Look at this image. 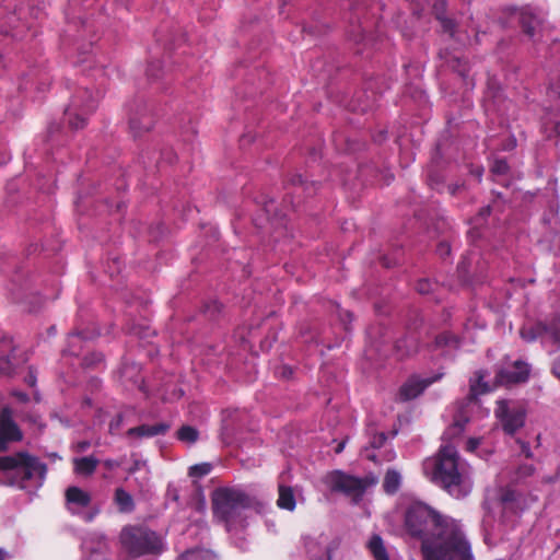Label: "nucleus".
Returning a JSON list of instances; mask_svg holds the SVG:
<instances>
[{
  "mask_svg": "<svg viewBox=\"0 0 560 560\" xmlns=\"http://www.w3.org/2000/svg\"><path fill=\"white\" fill-rule=\"evenodd\" d=\"M122 422V417L120 415H118L115 419H113L109 423V430L112 433L116 432L120 424Z\"/></svg>",
  "mask_w": 560,
  "mask_h": 560,
  "instance_id": "c03bdc74",
  "label": "nucleus"
},
{
  "mask_svg": "<svg viewBox=\"0 0 560 560\" xmlns=\"http://www.w3.org/2000/svg\"><path fill=\"white\" fill-rule=\"evenodd\" d=\"M153 126L151 109L142 101H136L129 108V127L135 137L149 131Z\"/></svg>",
  "mask_w": 560,
  "mask_h": 560,
  "instance_id": "1a4fd4ad",
  "label": "nucleus"
},
{
  "mask_svg": "<svg viewBox=\"0 0 560 560\" xmlns=\"http://www.w3.org/2000/svg\"><path fill=\"white\" fill-rule=\"evenodd\" d=\"M509 171V165L505 160L498 159L491 166V172L495 175H504Z\"/></svg>",
  "mask_w": 560,
  "mask_h": 560,
  "instance_id": "473e14b6",
  "label": "nucleus"
},
{
  "mask_svg": "<svg viewBox=\"0 0 560 560\" xmlns=\"http://www.w3.org/2000/svg\"><path fill=\"white\" fill-rule=\"evenodd\" d=\"M281 374L284 377H289L292 374V370L290 368H288V366H282L281 368Z\"/></svg>",
  "mask_w": 560,
  "mask_h": 560,
  "instance_id": "3c124183",
  "label": "nucleus"
},
{
  "mask_svg": "<svg viewBox=\"0 0 560 560\" xmlns=\"http://www.w3.org/2000/svg\"><path fill=\"white\" fill-rule=\"evenodd\" d=\"M343 447H345V443L342 442V443H340V444L337 446L336 452H337V453L342 452Z\"/></svg>",
  "mask_w": 560,
  "mask_h": 560,
  "instance_id": "6e6d98bb",
  "label": "nucleus"
},
{
  "mask_svg": "<svg viewBox=\"0 0 560 560\" xmlns=\"http://www.w3.org/2000/svg\"><path fill=\"white\" fill-rule=\"evenodd\" d=\"M442 23L443 31L448 33L452 37L455 35V24L452 20L446 18H439Z\"/></svg>",
  "mask_w": 560,
  "mask_h": 560,
  "instance_id": "c9c22d12",
  "label": "nucleus"
},
{
  "mask_svg": "<svg viewBox=\"0 0 560 560\" xmlns=\"http://www.w3.org/2000/svg\"><path fill=\"white\" fill-rule=\"evenodd\" d=\"M481 175H482V172H481V171H478V172H477V174H476V176H477V178H478L479 180H480V178H481Z\"/></svg>",
  "mask_w": 560,
  "mask_h": 560,
  "instance_id": "680f3d73",
  "label": "nucleus"
},
{
  "mask_svg": "<svg viewBox=\"0 0 560 560\" xmlns=\"http://www.w3.org/2000/svg\"><path fill=\"white\" fill-rule=\"evenodd\" d=\"M448 62L451 63V67L463 78L467 77V61L463 60L460 57L454 56Z\"/></svg>",
  "mask_w": 560,
  "mask_h": 560,
  "instance_id": "2f4dec72",
  "label": "nucleus"
},
{
  "mask_svg": "<svg viewBox=\"0 0 560 560\" xmlns=\"http://www.w3.org/2000/svg\"><path fill=\"white\" fill-rule=\"evenodd\" d=\"M23 434L13 420L12 410L4 407L0 412V448L5 450L7 442L21 441Z\"/></svg>",
  "mask_w": 560,
  "mask_h": 560,
  "instance_id": "ddd939ff",
  "label": "nucleus"
},
{
  "mask_svg": "<svg viewBox=\"0 0 560 560\" xmlns=\"http://www.w3.org/2000/svg\"><path fill=\"white\" fill-rule=\"evenodd\" d=\"M443 376L442 373L434 374L430 377H421L419 375L410 376L399 389V398L402 401H408L420 396L427 387L434 382H438Z\"/></svg>",
  "mask_w": 560,
  "mask_h": 560,
  "instance_id": "f8f14e48",
  "label": "nucleus"
},
{
  "mask_svg": "<svg viewBox=\"0 0 560 560\" xmlns=\"http://www.w3.org/2000/svg\"><path fill=\"white\" fill-rule=\"evenodd\" d=\"M115 501L121 512H130L133 509L132 497L122 488L116 489Z\"/></svg>",
  "mask_w": 560,
  "mask_h": 560,
  "instance_id": "393cba45",
  "label": "nucleus"
},
{
  "mask_svg": "<svg viewBox=\"0 0 560 560\" xmlns=\"http://www.w3.org/2000/svg\"><path fill=\"white\" fill-rule=\"evenodd\" d=\"M521 26L525 34L534 38L538 27L541 25V18L534 14L530 8H522L516 10Z\"/></svg>",
  "mask_w": 560,
  "mask_h": 560,
  "instance_id": "6ab92c4d",
  "label": "nucleus"
},
{
  "mask_svg": "<svg viewBox=\"0 0 560 560\" xmlns=\"http://www.w3.org/2000/svg\"><path fill=\"white\" fill-rule=\"evenodd\" d=\"M423 472L453 498L462 499L471 492V467L451 444L442 445L435 457L424 460Z\"/></svg>",
  "mask_w": 560,
  "mask_h": 560,
  "instance_id": "f03ea898",
  "label": "nucleus"
},
{
  "mask_svg": "<svg viewBox=\"0 0 560 560\" xmlns=\"http://www.w3.org/2000/svg\"><path fill=\"white\" fill-rule=\"evenodd\" d=\"M432 347L434 349H440L443 347L456 348V347H458V339L450 332H443V334L435 336Z\"/></svg>",
  "mask_w": 560,
  "mask_h": 560,
  "instance_id": "bb28decb",
  "label": "nucleus"
},
{
  "mask_svg": "<svg viewBox=\"0 0 560 560\" xmlns=\"http://www.w3.org/2000/svg\"><path fill=\"white\" fill-rule=\"evenodd\" d=\"M122 550L130 558L156 555L163 550V539L145 526H125L119 535Z\"/></svg>",
  "mask_w": 560,
  "mask_h": 560,
  "instance_id": "39448f33",
  "label": "nucleus"
},
{
  "mask_svg": "<svg viewBox=\"0 0 560 560\" xmlns=\"http://www.w3.org/2000/svg\"><path fill=\"white\" fill-rule=\"evenodd\" d=\"M416 289L421 294H428L432 290V283L427 279H422L418 281Z\"/></svg>",
  "mask_w": 560,
  "mask_h": 560,
  "instance_id": "e433bc0d",
  "label": "nucleus"
},
{
  "mask_svg": "<svg viewBox=\"0 0 560 560\" xmlns=\"http://www.w3.org/2000/svg\"><path fill=\"white\" fill-rule=\"evenodd\" d=\"M105 465H106L107 467H113V466H114V463H113L112 460H106V462H105Z\"/></svg>",
  "mask_w": 560,
  "mask_h": 560,
  "instance_id": "bf43d9fd",
  "label": "nucleus"
},
{
  "mask_svg": "<svg viewBox=\"0 0 560 560\" xmlns=\"http://www.w3.org/2000/svg\"><path fill=\"white\" fill-rule=\"evenodd\" d=\"M98 97L84 89L77 92L65 112L67 121L72 129H81L86 125L88 117L96 109Z\"/></svg>",
  "mask_w": 560,
  "mask_h": 560,
  "instance_id": "423d86ee",
  "label": "nucleus"
},
{
  "mask_svg": "<svg viewBox=\"0 0 560 560\" xmlns=\"http://www.w3.org/2000/svg\"><path fill=\"white\" fill-rule=\"evenodd\" d=\"M458 268H459V270H462V271H466V262H465V261L460 262V265L458 266Z\"/></svg>",
  "mask_w": 560,
  "mask_h": 560,
  "instance_id": "4d7b16f0",
  "label": "nucleus"
},
{
  "mask_svg": "<svg viewBox=\"0 0 560 560\" xmlns=\"http://www.w3.org/2000/svg\"><path fill=\"white\" fill-rule=\"evenodd\" d=\"M480 445V439L477 438H470L466 443V451L467 452H475L478 446Z\"/></svg>",
  "mask_w": 560,
  "mask_h": 560,
  "instance_id": "a19ab883",
  "label": "nucleus"
},
{
  "mask_svg": "<svg viewBox=\"0 0 560 560\" xmlns=\"http://www.w3.org/2000/svg\"><path fill=\"white\" fill-rule=\"evenodd\" d=\"M401 474L394 469H387L383 479V489L387 494H395L401 486Z\"/></svg>",
  "mask_w": 560,
  "mask_h": 560,
  "instance_id": "4be33fe9",
  "label": "nucleus"
},
{
  "mask_svg": "<svg viewBox=\"0 0 560 560\" xmlns=\"http://www.w3.org/2000/svg\"><path fill=\"white\" fill-rule=\"evenodd\" d=\"M552 372L558 378H560V357L553 362Z\"/></svg>",
  "mask_w": 560,
  "mask_h": 560,
  "instance_id": "de8ad7c7",
  "label": "nucleus"
},
{
  "mask_svg": "<svg viewBox=\"0 0 560 560\" xmlns=\"http://www.w3.org/2000/svg\"><path fill=\"white\" fill-rule=\"evenodd\" d=\"M292 185L294 186H303L305 184V180L301 174H296L291 179Z\"/></svg>",
  "mask_w": 560,
  "mask_h": 560,
  "instance_id": "49530a36",
  "label": "nucleus"
},
{
  "mask_svg": "<svg viewBox=\"0 0 560 560\" xmlns=\"http://www.w3.org/2000/svg\"><path fill=\"white\" fill-rule=\"evenodd\" d=\"M494 413L503 431L509 435H513L525 424L526 409L520 401L509 399L498 400Z\"/></svg>",
  "mask_w": 560,
  "mask_h": 560,
  "instance_id": "0eeeda50",
  "label": "nucleus"
},
{
  "mask_svg": "<svg viewBox=\"0 0 560 560\" xmlns=\"http://www.w3.org/2000/svg\"><path fill=\"white\" fill-rule=\"evenodd\" d=\"M155 69H160V62H152L147 70V73L150 78H158V74L155 73Z\"/></svg>",
  "mask_w": 560,
  "mask_h": 560,
  "instance_id": "a18cd8bd",
  "label": "nucleus"
},
{
  "mask_svg": "<svg viewBox=\"0 0 560 560\" xmlns=\"http://www.w3.org/2000/svg\"><path fill=\"white\" fill-rule=\"evenodd\" d=\"M468 420L469 419H468L466 412L464 410H460L454 417L453 424L444 432V436L448 439V438H451L453 435L460 434L464 431L465 425L468 422Z\"/></svg>",
  "mask_w": 560,
  "mask_h": 560,
  "instance_id": "b1692460",
  "label": "nucleus"
},
{
  "mask_svg": "<svg viewBox=\"0 0 560 560\" xmlns=\"http://www.w3.org/2000/svg\"><path fill=\"white\" fill-rule=\"evenodd\" d=\"M180 560H217V557L207 549H191L182 555Z\"/></svg>",
  "mask_w": 560,
  "mask_h": 560,
  "instance_id": "a878e982",
  "label": "nucleus"
},
{
  "mask_svg": "<svg viewBox=\"0 0 560 560\" xmlns=\"http://www.w3.org/2000/svg\"><path fill=\"white\" fill-rule=\"evenodd\" d=\"M82 549L88 553V558L102 559L107 558L108 545L106 537L101 533H90L82 541Z\"/></svg>",
  "mask_w": 560,
  "mask_h": 560,
  "instance_id": "2eb2a0df",
  "label": "nucleus"
},
{
  "mask_svg": "<svg viewBox=\"0 0 560 560\" xmlns=\"http://www.w3.org/2000/svg\"><path fill=\"white\" fill-rule=\"evenodd\" d=\"M548 94L551 98L560 97V82L552 83Z\"/></svg>",
  "mask_w": 560,
  "mask_h": 560,
  "instance_id": "79ce46f5",
  "label": "nucleus"
},
{
  "mask_svg": "<svg viewBox=\"0 0 560 560\" xmlns=\"http://www.w3.org/2000/svg\"><path fill=\"white\" fill-rule=\"evenodd\" d=\"M327 485L335 492H342L355 501L360 500L366 490V482L341 471H334L327 476Z\"/></svg>",
  "mask_w": 560,
  "mask_h": 560,
  "instance_id": "6e6552de",
  "label": "nucleus"
},
{
  "mask_svg": "<svg viewBox=\"0 0 560 560\" xmlns=\"http://www.w3.org/2000/svg\"><path fill=\"white\" fill-rule=\"evenodd\" d=\"M198 431L190 425H184L177 431L178 440L185 443H195L198 440Z\"/></svg>",
  "mask_w": 560,
  "mask_h": 560,
  "instance_id": "cd10ccee",
  "label": "nucleus"
},
{
  "mask_svg": "<svg viewBox=\"0 0 560 560\" xmlns=\"http://www.w3.org/2000/svg\"><path fill=\"white\" fill-rule=\"evenodd\" d=\"M517 443L520 444L521 453H522L526 458H532V457H533V453H532V450H530L529 443L524 442V441H521V440H517Z\"/></svg>",
  "mask_w": 560,
  "mask_h": 560,
  "instance_id": "ea45409f",
  "label": "nucleus"
},
{
  "mask_svg": "<svg viewBox=\"0 0 560 560\" xmlns=\"http://www.w3.org/2000/svg\"><path fill=\"white\" fill-rule=\"evenodd\" d=\"M287 472H282L279 476L278 482V491L279 497L277 500V505L282 510L293 511L296 506L294 491L290 486L285 485L287 481Z\"/></svg>",
  "mask_w": 560,
  "mask_h": 560,
  "instance_id": "a211bd4d",
  "label": "nucleus"
},
{
  "mask_svg": "<svg viewBox=\"0 0 560 560\" xmlns=\"http://www.w3.org/2000/svg\"><path fill=\"white\" fill-rule=\"evenodd\" d=\"M521 335L527 341H533L535 339V335L532 332H527L526 330H522Z\"/></svg>",
  "mask_w": 560,
  "mask_h": 560,
  "instance_id": "8fccbe9b",
  "label": "nucleus"
},
{
  "mask_svg": "<svg viewBox=\"0 0 560 560\" xmlns=\"http://www.w3.org/2000/svg\"><path fill=\"white\" fill-rule=\"evenodd\" d=\"M73 465H74V471L78 475L89 476L95 471V469L98 465V459L93 456L74 458Z\"/></svg>",
  "mask_w": 560,
  "mask_h": 560,
  "instance_id": "5701e85b",
  "label": "nucleus"
},
{
  "mask_svg": "<svg viewBox=\"0 0 560 560\" xmlns=\"http://www.w3.org/2000/svg\"><path fill=\"white\" fill-rule=\"evenodd\" d=\"M487 520H483V540L488 546H492L494 544V540L491 537L490 532L487 529Z\"/></svg>",
  "mask_w": 560,
  "mask_h": 560,
  "instance_id": "37998d69",
  "label": "nucleus"
},
{
  "mask_svg": "<svg viewBox=\"0 0 560 560\" xmlns=\"http://www.w3.org/2000/svg\"><path fill=\"white\" fill-rule=\"evenodd\" d=\"M250 506L249 497L236 488H219L212 495L214 516L224 522L228 530L233 526H244V512Z\"/></svg>",
  "mask_w": 560,
  "mask_h": 560,
  "instance_id": "20e7f679",
  "label": "nucleus"
},
{
  "mask_svg": "<svg viewBox=\"0 0 560 560\" xmlns=\"http://www.w3.org/2000/svg\"><path fill=\"white\" fill-rule=\"evenodd\" d=\"M486 374L483 371H477L475 378L470 380L469 394L467 396V404H471L477 400L479 395L486 394L491 390L488 383L483 382Z\"/></svg>",
  "mask_w": 560,
  "mask_h": 560,
  "instance_id": "aec40b11",
  "label": "nucleus"
},
{
  "mask_svg": "<svg viewBox=\"0 0 560 560\" xmlns=\"http://www.w3.org/2000/svg\"><path fill=\"white\" fill-rule=\"evenodd\" d=\"M14 366L11 363V360L9 357L1 358L0 360V374H11Z\"/></svg>",
  "mask_w": 560,
  "mask_h": 560,
  "instance_id": "f704fd0d",
  "label": "nucleus"
},
{
  "mask_svg": "<svg viewBox=\"0 0 560 560\" xmlns=\"http://www.w3.org/2000/svg\"><path fill=\"white\" fill-rule=\"evenodd\" d=\"M530 369L527 363L516 360L511 366L501 369L497 373V380L502 385H511L526 382Z\"/></svg>",
  "mask_w": 560,
  "mask_h": 560,
  "instance_id": "4468645a",
  "label": "nucleus"
},
{
  "mask_svg": "<svg viewBox=\"0 0 560 560\" xmlns=\"http://www.w3.org/2000/svg\"><path fill=\"white\" fill-rule=\"evenodd\" d=\"M499 502L502 510V521L506 523L513 522L525 509L522 494L511 488L501 490Z\"/></svg>",
  "mask_w": 560,
  "mask_h": 560,
  "instance_id": "9b49d317",
  "label": "nucleus"
},
{
  "mask_svg": "<svg viewBox=\"0 0 560 560\" xmlns=\"http://www.w3.org/2000/svg\"><path fill=\"white\" fill-rule=\"evenodd\" d=\"M18 397H19L21 400H23V401L27 400V398H28V397H27V395H26V394H23V393L18 394Z\"/></svg>",
  "mask_w": 560,
  "mask_h": 560,
  "instance_id": "5fc2aeb1",
  "label": "nucleus"
},
{
  "mask_svg": "<svg viewBox=\"0 0 560 560\" xmlns=\"http://www.w3.org/2000/svg\"><path fill=\"white\" fill-rule=\"evenodd\" d=\"M83 332H73L69 336L67 352L71 355H79L77 347L80 346L82 340L88 339Z\"/></svg>",
  "mask_w": 560,
  "mask_h": 560,
  "instance_id": "c85d7f7f",
  "label": "nucleus"
},
{
  "mask_svg": "<svg viewBox=\"0 0 560 560\" xmlns=\"http://www.w3.org/2000/svg\"><path fill=\"white\" fill-rule=\"evenodd\" d=\"M534 471H535V468L533 465L525 464V465L520 466L517 474L520 477H528V476H532L534 474Z\"/></svg>",
  "mask_w": 560,
  "mask_h": 560,
  "instance_id": "4c0bfd02",
  "label": "nucleus"
},
{
  "mask_svg": "<svg viewBox=\"0 0 560 560\" xmlns=\"http://www.w3.org/2000/svg\"><path fill=\"white\" fill-rule=\"evenodd\" d=\"M404 526L421 542L423 560H476L463 525L422 502L407 508Z\"/></svg>",
  "mask_w": 560,
  "mask_h": 560,
  "instance_id": "f257e3e1",
  "label": "nucleus"
},
{
  "mask_svg": "<svg viewBox=\"0 0 560 560\" xmlns=\"http://www.w3.org/2000/svg\"><path fill=\"white\" fill-rule=\"evenodd\" d=\"M171 425L166 422H159L155 424H142L139 427L130 428L127 431V436L130 439H148L158 435H164Z\"/></svg>",
  "mask_w": 560,
  "mask_h": 560,
  "instance_id": "f3484780",
  "label": "nucleus"
},
{
  "mask_svg": "<svg viewBox=\"0 0 560 560\" xmlns=\"http://www.w3.org/2000/svg\"><path fill=\"white\" fill-rule=\"evenodd\" d=\"M422 337L420 331L409 330L402 338L395 342V354L397 359H404L415 354L419 349V339Z\"/></svg>",
  "mask_w": 560,
  "mask_h": 560,
  "instance_id": "dca6fc26",
  "label": "nucleus"
},
{
  "mask_svg": "<svg viewBox=\"0 0 560 560\" xmlns=\"http://www.w3.org/2000/svg\"><path fill=\"white\" fill-rule=\"evenodd\" d=\"M88 447H90V443L86 441L78 443V450L81 452L85 451Z\"/></svg>",
  "mask_w": 560,
  "mask_h": 560,
  "instance_id": "603ef678",
  "label": "nucleus"
},
{
  "mask_svg": "<svg viewBox=\"0 0 560 560\" xmlns=\"http://www.w3.org/2000/svg\"><path fill=\"white\" fill-rule=\"evenodd\" d=\"M384 441H385V435H384V434H381V435L378 436V445H381Z\"/></svg>",
  "mask_w": 560,
  "mask_h": 560,
  "instance_id": "13d9d810",
  "label": "nucleus"
},
{
  "mask_svg": "<svg viewBox=\"0 0 560 560\" xmlns=\"http://www.w3.org/2000/svg\"><path fill=\"white\" fill-rule=\"evenodd\" d=\"M490 212H491V208H490V206L483 207V208L479 211L478 215H477L476 218H474V219H472L474 228L469 231V235H470L471 237H475V235H476V236H479V234L477 233V231H476V230H477V229L479 228V225L481 224V221H482L486 217H488V215L490 214Z\"/></svg>",
  "mask_w": 560,
  "mask_h": 560,
  "instance_id": "c756f323",
  "label": "nucleus"
},
{
  "mask_svg": "<svg viewBox=\"0 0 560 560\" xmlns=\"http://www.w3.org/2000/svg\"><path fill=\"white\" fill-rule=\"evenodd\" d=\"M211 465L208 463L194 465L189 468V476L196 478L203 477L211 471Z\"/></svg>",
  "mask_w": 560,
  "mask_h": 560,
  "instance_id": "7c9ffc66",
  "label": "nucleus"
},
{
  "mask_svg": "<svg viewBox=\"0 0 560 560\" xmlns=\"http://www.w3.org/2000/svg\"><path fill=\"white\" fill-rule=\"evenodd\" d=\"M66 501L68 510L72 514L81 515L85 522H92L97 511L83 512L91 503V495L89 492L79 487L72 486L66 490Z\"/></svg>",
  "mask_w": 560,
  "mask_h": 560,
  "instance_id": "9d476101",
  "label": "nucleus"
},
{
  "mask_svg": "<svg viewBox=\"0 0 560 560\" xmlns=\"http://www.w3.org/2000/svg\"><path fill=\"white\" fill-rule=\"evenodd\" d=\"M8 558L9 553L3 548H0V560H7Z\"/></svg>",
  "mask_w": 560,
  "mask_h": 560,
  "instance_id": "864d4df0",
  "label": "nucleus"
},
{
  "mask_svg": "<svg viewBox=\"0 0 560 560\" xmlns=\"http://www.w3.org/2000/svg\"><path fill=\"white\" fill-rule=\"evenodd\" d=\"M26 383L30 386H34L36 384V376L34 375L32 370H30V373H28V375L26 377Z\"/></svg>",
  "mask_w": 560,
  "mask_h": 560,
  "instance_id": "09e8293b",
  "label": "nucleus"
},
{
  "mask_svg": "<svg viewBox=\"0 0 560 560\" xmlns=\"http://www.w3.org/2000/svg\"><path fill=\"white\" fill-rule=\"evenodd\" d=\"M229 425H230V424H229L228 420L225 419V420L223 421V428H224V429H229Z\"/></svg>",
  "mask_w": 560,
  "mask_h": 560,
  "instance_id": "052dcab7",
  "label": "nucleus"
},
{
  "mask_svg": "<svg viewBox=\"0 0 560 560\" xmlns=\"http://www.w3.org/2000/svg\"><path fill=\"white\" fill-rule=\"evenodd\" d=\"M88 560H107V558H102V559H92V557H91V558H88Z\"/></svg>",
  "mask_w": 560,
  "mask_h": 560,
  "instance_id": "0e129e2a",
  "label": "nucleus"
},
{
  "mask_svg": "<svg viewBox=\"0 0 560 560\" xmlns=\"http://www.w3.org/2000/svg\"><path fill=\"white\" fill-rule=\"evenodd\" d=\"M103 354L102 353H91L90 355L84 357L83 359V365L86 368L96 366L97 364L103 362Z\"/></svg>",
  "mask_w": 560,
  "mask_h": 560,
  "instance_id": "72a5a7b5",
  "label": "nucleus"
},
{
  "mask_svg": "<svg viewBox=\"0 0 560 560\" xmlns=\"http://www.w3.org/2000/svg\"><path fill=\"white\" fill-rule=\"evenodd\" d=\"M436 252L442 258H445L451 254V246L445 242H441L438 245Z\"/></svg>",
  "mask_w": 560,
  "mask_h": 560,
  "instance_id": "58836bf2",
  "label": "nucleus"
},
{
  "mask_svg": "<svg viewBox=\"0 0 560 560\" xmlns=\"http://www.w3.org/2000/svg\"><path fill=\"white\" fill-rule=\"evenodd\" d=\"M456 189H457V187L450 188L451 194H455V190H456Z\"/></svg>",
  "mask_w": 560,
  "mask_h": 560,
  "instance_id": "e2e57ef3",
  "label": "nucleus"
},
{
  "mask_svg": "<svg viewBox=\"0 0 560 560\" xmlns=\"http://www.w3.org/2000/svg\"><path fill=\"white\" fill-rule=\"evenodd\" d=\"M368 549L374 560H389L388 550L380 535H373L370 538L368 542Z\"/></svg>",
  "mask_w": 560,
  "mask_h": 560,
  "instance_id": "412c9836",
  "label": "nucleus"
},
{
  "mask_svg": "<svg viewBox=\"0 0 560 560\" xmlns=\"http://www.w3.org/2000/svg\"><path fill=\"white\" fill-rule=\"evenodd\" d=\"M0 470L8 474L12 485L32 491L43 486L47 467L38 458L19 452L14 455L0 456Z\"/></svg>",
  "mask_w": 560,
  "mask_h": 560,
  "instance_id": "7ed1b4c3",
  "label": "nucleus"
}]
</instances>
